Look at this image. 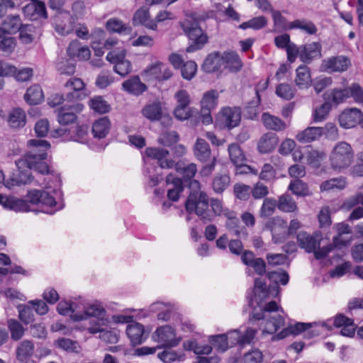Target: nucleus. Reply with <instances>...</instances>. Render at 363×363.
Returning <instances> with one entry per match:
<instances>
[{
    "label": "nucleus",
    "mask_w": 363,
    "mask_h": 363,
    "mask_svg": "<svg viewBox=\"0 0 363 363\" xmlns=\"http://www.w3.org/2000/svg\"><path fill=\"white\" fill-rule=\"evenodd\" d=\"M26 104L30 106L40 104L45 99L42 87L38 84H35L28 87L23 96Z\"/></svg>",
    "instance_id": "b1692460"
},
{
    "label": "nucleus",
    "mask_w": 363,
    "mask_h": 363,
    "mask_svg": "<svg viewBox=\"0 0 363 363\" xmlns=\"http://www.w3.org/2000/svg\"><path fill=\"white\" fill-rule=\"evenodd\" d=\"M362 113L357 108L345 109L339 116L340 125L344 128H352L360 124Z\"/></svg>",
    "instance_id": "f3484780"
},
{
    "label": "nucleus",
    "mask_w": 363,
    "mask_h": 363,
    "mask_svg": "<svg viewBox=\"0 0 363 363\" xmlns=\"http://www.w3.org/2000/svg\"><path fill=\"white\" fill-rule=\"evenodd\" d=\"M183 79L190 81L196 75L197 72V64L194 60H188L185 62L179 68Z\"/></svg>",
    "instance_id": "8fccbe9b"
},
{
    "label": "nucleus",
    "mask_w": 363,
    "mask_h": 363,
    "mask_svg": "<svg viewBox=\"0 0 363 363\" xmlns=\"http://www.w3.org/2000/svg\"><path fill=\"white\" fill-rule=\"evenodd\" d=\"M323 133V129L320 128L311 127L308 128L303 131L299 133L296 138L302 143H310L319 138Z\"/></svg>",
    "instance_id": "e433bc0d"
},
{
    "label": "nucleus",
    "mask_w": 363,
    "mask_h": 363,
    "mask_svg": "<svg viewBox=\"0 0 363 363\" xmlns=\"http://www.w3.org/2000/svg\"><path fill=\"white\" fill-rule=\"evenodd\" d=\"M350 97H352L357 103L363 106V90L357 84H352L348 89H334L325 94V100L331 105H337L345 101Z\"/></svg>",
    "instance_id": "1a4fd4ad"
},
{
    "label": "nucleus",
    "mask_w": 363,
    "mask_h": 363,
    "mask_svg": "<svg viewBox=\"0 0 363 363\" xmlns=\"http://www.w3.org/2000/svg\"><path fill=\"white\" fill-rule=\"evenodd\" d=\"M275 44L278 48H285L287 52L288 60L293 62L298 56V48L290 42V37L284 33L275 38Z\"/></svg>",
    "instance_id": "412c9836"
},
{
    "label": "nucleus",
    "mask_w": 363,
    "mask_h": 363,
    "mask_svg": "<svg viewBox=\"0 0 363 363\" xmlns=\"http://www.w3.org/2000/svg\"><path fill=\"white\" fill-rule=\"evenodd\" d=\"M152 338V340H182V337H177L176 328L171 325L157 327Z\"/></svg>",
    "instance_id": "4be33fe9"
},
{
    "label": "nucleus",
    "mask_w": 363,
    "mask_h": 363,
    "mask_svg": "<svg viewBox=\"0 0 363 363\" xmlns=\"http://www.w3.org/2000/svg\"><path fill=\"white\" fill-rule=\"evenodd\" d=\"M279 208L286 212H292L296 209V203L289 196H282L278 204Z\"/></svg>",
    "instance_id": "338daca9"
},
{
    "label": "nucleus",
    "mask_w": 363,
    "mask_h": 363,
    "mask_svg": "<svg viewBox=\"0 0 363 363\" xmlns=\"http://www.w3.org/2000/svg\"><path fill=\"white\" fill-rule=\"evenodd\" d=\"M18 312V318L25 325H28L34 321V313L33 307L19 303L16 306Z\"/></svg>",
    "instance_id": "37998d69"
},
{
    "label": "nucleus",
    "mask_w": 363,
    "mask_h": 363,
    "mask_svg": "<svg viewBox=\"0 0 363 363\" xmlns=\"http://www.w3.org/2000/svg\"><path fill=\"white\" fill-rule=\"evenodd\" d=\"M272 198L268 197L264 200L260 208V217L268 218L264 225V229L267 230L272 234Z\"/></svg>",
    "instance_id": "f704fd0d"
},
{
    "label": "nucleus",
    "mask_w": 363,
    "mask_h": 363,
    "mask_svg": "<svg viewBox=\"0 0 363 363\" xmlns=\"http://www.w3.org/2000/svg\"><path fill=\"white\" fill-rule=\"evenodd\" d=\"M8 328L11 333L12 340H19L24 335L25 328L16 319L11 318L8 320Z\"/></svg>",
    "instance_id": "de8ad7c7"
},
{
    "label": "nucleus",
    "mask_w": 363,
    "mask_h": 363,
    "mask_svg": "<svg viewBox=\"0 0 363 363\" xmlns=\"http://www.w3.org/2000/svg\"><path fill=\"white\" fill-rule=\"evenodd\" d=\"M142 114L150 121H157L162 116V108L160 101L147 104L142 109Z\"/></svg>",
    "instance_id": "2f4dec72"
},
{
    "label": "nucleus",
    "mask_w": 363,
    "mask_h": 363,
    "mask_svg": "<svg viewBox=\"0 0 363 363\" xmlns=\"http://www.w3.org/2000/svg\"><path fill=\"white\" fill-rule=\"evenodd\" d=\"M353 157L354 151L351 145L345 142H340L335 145L330 153V164L335 169H344L352 164Z\"/></svg>",
    "instance_id": "6e6552de"
},
{
    "label": "nucleus",
    "mask_w": 363,
    "mask_h": 363,
    "mask_svg": "<svg viewBox=\"0 0 363 363\" xmlns=\"http://www.w3.org/2000/svg\"><path fill=\"white\" fill-rule=\"evenodd\" d=\"M241 114V108L239 106L223 107L215 116L214 126L220 130H232L240 125Z\"/></svg>",
    "instance_id": "423d86ee"
},
{
    "label": "nucleus",
    "mask_w": 363,
    "mask_h": 363,
    "mask_svg": "<svg viewBox=\"0 0 363 363\" xmlns=\"http://www.w3.org/2000/svg\"><path fill=\"white\" fill-rule=\"evenodd\" d=\"M29 332L35 338L45 339L47 337V330L43 323L31 324Z\"/></svg>",
    "instance_id": "69168bd1"
},
{
    "label": "nucleus",
    "mask_w": 363,
    "mask_h": 363,
    "mask_svg": "<svg viewBox=\"0 0 363 363\" xmlns=\"http://www.w3.org/2000/svg\"><path fill=\"white\" fill-rule=\"evenodd\" d=\"M157 345V349H163V351L157 354V357L164 363H171L174 361H180L184 359L186 351L184 347L179 351L172 350L173 347H177L180 342H162Z\"/></svg>",
    "instance_id": "4468645a"
},
{
    "label": "nucleus",
    "mask_w": 363,
    "mask_h": 363,
    "mask_svg": "<svg viewBox=\"0 0 363 363\" xmlns=\"http://www.w3.org/2000/svg\"><path fill=\"white\" fill-rule=\"evenodd\" d=\"M351 65L350 58L340 55L332 57L323 62V68L328 72H342L346 71Z\"/></svg>",
    "instance_id": "dca6fc26"
},
{
    "label": "nucleus",
    "mask_w": 363,
    "mask_h": 363,
    "mask_svg": "<svg viewBox=\"0 0 363 363\" xmlns=\"http://www.w3.org/2000/svg\"><path fill=\"white\" fill-rule=\"evenodd\" d=\"M263 355L259 350H252L246 352L241 358L240 363H261Z\"/></svg>",
    "instance_id": "052dcab7"
},
{
    "label": "nucleus",
    "mask_w": 363,
    "mask_h": 363,
    "mask_svg": "<svg viewBox=\"0 0 363 363\" xmlns=\"http://www.w3.org/2000/svg\"><path fill=\"white\" fill-rule=\"evenodd\" d=\"M219 93L216 89L206 91L201 100L202 110H214L218 104Z\"/></svg>",
    "instance_id": "7c9ffc66"
},
{
    "label": "nucleus",
    "mask_w": 363,
    "mask_h": 363,
    "mask_svg": "<svg viewBox=\"0 0 363 363\" xmlns=\"http://www.w3.org/2000/svg\"><path fill=\"white\" fill-rule=\"evenodd\" d=\"M79 342H54L56 348L62 349L67 353L79 354L82 351Z\"/></svg>",
    "instance_id": "5fc2aeb1"
},
{
    "label": "nucleus",
    "mask_w": 363,
    "mask_h": 363,
    "mask_svg": "<svg viewBox=\"0 0 363 363\" xmlns=\"http://www.w3.org/2000/svg\"><path fill=\"white\" fill-rule=\"evenodd\" d=\"M122 86L125 91L134 96H139L147 89V85L140 81L138 75L133 76L123 82Z\"/></svg>",
    "instance_id": "5701e85b"
},
{
    "label": "nucleus",
    "mask_w": 363,
    "mask_h": 363,
    "mask_svg": "<svg viewBox=\"0 0 363 363\" xmlns=\"http://www.w3.org/2000/svg\"><path fill=\"white\" fill-rule=\"evenodd\" d=\"M298 55L303 62H309L320 56V45L317 43L307 44L303 47L298 48Z\"/></svg>",
    "instance_id": "cd10ccee"
},
{
    "label": "nucleus",
    "mask_w": 363,
    "mask_h": 363,
    "mask_svg": "<svg viewBox=\"0 0 363 363\" xmlns=\"http://www.w3.org/2000/svg\"><path fill=\"white\" fill-rule=\"evenodd\" d=\"M163 65L162 62L157 61L155 63H152L146 67L144 69V74L150 79H155L157 82L159 81L160 74L161 71V66Z\"/></svg>",
    "instance_id": "6e6d98bb"
},
{
    "label": "nucleus",
    "mask_w": 363,
    "mask_h": 363,
    "mask_svg": "<svg viewBox=\"0 0 363 363\" xmlns=\"http://www.w3.org/2000/svg\"><path fill=\"white\" fill-rule=\"evenodd\" d=\"M255 97L247 103L243 111L245 118L250 120H256L258 118L261 96L257 86L255 88Z\"/></svg>",
    "instance_id": "393cba45"
},
{
    "label": "nucleus",
    "mask_w": 363,
    "mask_h": 363,
    "mask_svg": "<svg viewBox=\"0 0 363 363\" xmlns=\"http://www.w3.org/2000/svg\"><path fill=\"white\" fill-rule=\"evenodd\" d=\"M346 186V182L343 178L332 179L323 182L320 186L321 191L334 189H342Z\"/></svg>",
    "instance_id": "bf43d9fd"
},
{
    "label": "nucleus",
    "mask_w": 363,
    "mask_h": 363,
    "mask_svg": "<svg viewBox=\"0 0 363 363\" xmlns=\"http://www.w3.org/2000/svg\"><path fill=\"white\" fill-rule=\"evenodd\" d=\"M248 267H252L255 272L258 275L262 276L266 274V277L270 281H272V271L266 272V263L262 258H256Z\"/></svg>",
    "instance_id": "603ef678"
},
{
    "label": "nucleus",
    "mask_w": 363,
    "mask_h": 363,
    "mask_svg": "<svg viewBox=\"0 0 363 363\" xmlns=\"http://www.w3.org/2000/svg\"><path fill=\"white\" fill-rule=\"evenodd\" d=\"M113 70L116 73L121 77H125L132 71V64L130 60H125V57L121 59L116 65H114Z\"/></svg>",
    "instance_id": "680f3d73"
},
{
    "label": "nucleus",
    "mask_w": 363,
    "mask_h": 363,
    "mask_svg": "<svg viewBox=\"0 0 363 363\" xmlns=\"http://www.w3.org/2000/svg\"><path fill=\"white\" fill-rule=\"evenodd\" d=\"M289 188L294 194L298 196H306L309 194L306 185L298 179L291 182Z\"/></svg>",
    "instance_id": "774afa93"
},
{
    "label": "nucleus",
    "mask_w": 363,
    "mask_h": 363,
    "mask_svg": "<svg viewBox=\"0 0 363 363\" xmlns=\"http://www.w3.org/2000/svg\"><path fill=\"white\" fill-rule=\"evenodd\" d=\"M30 170L28 168L24 170L18 169L17 174H13V177L11 179V184L13 186H21L30 183L34 179Z\"/></svg>",
    "instance_id": "c03bdc74"
},
{
    "label": "nucleus",
    "mask_w": 363,
    "mask_h": 363,
    "mask_svg": "<svg viewBox=\"0 0 363 363\" xmlns=\"http://www.w3.org/2000/svg\"><path fill=\"white\" fill-rule=\"evenodd\" d=\"M88 105L94 113L103 115L111 110V106L102 96H94L88 101Z\"/></svg>",
    "instance_id": "c756f323"
},
{
    "label": "nucleus",
    "mask_w": 363,
    "mask_h": 363,
    "mask_svg": "<svg viewBox=\"0 0 363 363\" xmlns=\"http://www.w3.org/2000/svg\"><path fill=\"white\" fill-rule=\"evenodd\" d=\"M336 229L338 235L334 238V247L330 245L317 250V246L320 245V235L317 233L310 235L306 232H300L297 235V240L301 247L308 252H314L315 258L322 259L326 257L332 250H337L350 241V230L347 224L339 223L336 225Z\"/></svg>",
    "instance_id": "20e7f679"
},
{
    "label": "nucleus",
    "mask_w": 363,
    "mask_h": 363,
    "mask_svg": "<svg viewBox=\"0 0 363 363\" xmlns=\"http://www.w3.org/2000/svg\"><path fill=\"white\" fill-rule=\"evenodd\" d=\"M50 130V123L47 118L37 121L34 126L35 135L38 138H45Z\"/></svg>",
    "instance_id": "864d4df0"
},
{
    "label": "nucleus",
    "mask_w": 363,
    "mask_h": 363,
    "mask_svg": "<svg viewBox=\"0 0 363 363\" xmlns=\"http://www.w3.org/2000/svg\"><path fill=\"white\" fill-rule=\"evenodd\" d=\"M111 121L108 116H103L96 120L91 128L94 138L103 139L106 137L111 129Z\"/></svg>",
    "instance_id": "a878e982"
},
{
    "label": "nucleus",
    "mask_w": 363,
    "mask_h": 363,
    "mask_svg": "<svg viewBox=\"0 0 363 363\" xmlns=\"http://www.w3.org/2000/svg\"><path fill=\"white\" fill-rule=\"evenodd\" d=\"M183 347L186 351L193 352L195 354H208L212 352V346L209 345H199L198 342H183Z\"/></svg>",
    "instance_id": "a18cd8bd"
},
{
    "label": "nucleus",
    "mask_w": 363,
    "mask_h": 363,
    "mask_svg": "<svg viewBox=\"0 0 363 363\" xmlns=\"http://www.w3.org/2000/svg\"><path fill=\"white\" fill-rule=\"evenodd\" d=\"M8 125L14 130L23 128L27 122L25 111L20 107L13 108L6 118Z\"/></svg>",
    "instance_id": "6ab92c4d"
},
{
    "label": "nucleus",
    "mask_w": 363,
    "mask_h": 363,
    "mask_svg": "<svg viewBox=\"0 0 363 363\" xmlns=\"http://www.w3.org/2000/svg\"><path fill=\"white\" fill-rule=\"evenodd\" d=\"M169 155V150L160 147H147L143 155L144 162L147 164L150 160H157L155 164H152L154 171L157 167L161 169L172 168L174 165L173 160H169L166 157Z\"/></svg>",
    "instance_id": "9b49d317"
},
{
    "label": "nucleus",
    "mask_w": 363,
    "mask_h": 363,
    "mask_svg": "<svg viewBox=\"0 0 363 363\" xmlns=\"http://www.w3.org/2000/svg\"><path fill=\"white\" fill-rule=\"evenodd\" d=\"M106 29L109 33H118L121 34L123 32L127 33L126 31L128 30L130 31L131 28L130 27H126L125 25L123 23V21L118 18H109L106 22Z\"/></svg>",
    "instance_id": "79ce46f5"
},
{
    "label": "nucleus",
    "mask_w": 363,
    "mask_h": 363,
    "mask_svg": "<svg viewBox=\"0 0 363 363\" xmlns=\"http://www.w3.org/2000/svg\"><path fill=\"white\" fill-rule=\"evenodd\" d=\"M62 191L60 189L45 187L43 189H31L23 198L10 196L7 210L16 213L33 212L53 215L65 208Z\"/></svg>",
    "instance_id": "f257e3e1"
},
{
    "label": "nucleus",
    "mask_w": 363,
    "mask_h": 363,
    "mask_svg": "<svg viewBox=\"0 0 363 363\" xmlns=\"http://www.w3.org/2000/svg\"><path fill=\"white\" fill-rule=\"evenodd\" d=\"M17 40L14 37H6L0 40V51L4 57L10 56L15 50Z\"/></svg>",
    "instance_id": "09e8293b"
},
{
    "label": "nucleus",
    "mask_w": 363,
    "mask_h": 363,
    "mask_svg": "<svg viewBox=\"0 0 363 363\" xmlns=\"http://www.w3.org/2000/svg\"><path fill=\"white\" fill-rule=\"evenodd\" d=\"M222 65H225V68L230 72H238L241 70L243 63L235 51H225L222 55Z\"/></svg>",
    "instance_id": "aec40b11"
},
{
    "label": "nucleus",
    "mask_w": 363,
    "mask_h": 363,
    "mask_svg": "<svg viewBox=\"0 0 363 363\" xmlns=\"http://www.w3.org/2000/svg\"><path fill=\"white\" fill-rule=\"evenodd\" d=\"M77 118V115L70 111L67 104L61 106L57 112V121L60 125H69L76 121Z\"/></svg>",
    "instance_id": "4c0bfd02"
},
{
    "label": "nucleus",
    "mask_w": 363,
    "mask_h": 363,
    "mask_svg": "<svg viewBox=\"0 0 363 363\" xmlns=\"http://www.w3.org/2000/svg\"><path fill=\"white\" fill-rule=\"evenodd\" d=\"M27 146L31 149L26 154L27 167L42 175H54V170L46 162L50 143L45 140L30 139L27 141Z\"/></svg>",
    "instance_id": "39448f33"
},
{
    "label": "nucleus",
    "mask_w": 363,
    "mask_h": 363,
    "mask_svg": "<svg viewBox=\"0 0 363 363\" xmlns=\"http://www.w3.org/2000/svg\"><path fill=\"white\" fill-rule=\"evenodd\" d=\"M230 182L229 175L217 174L212 181L213 190L217 194H222L228 187Z\"/></svg>",
    "instance_id": "a19ab883"
},
{
    "label": "nucleus",
    "mask_w": 363,
    "mask_h": 363,
    "mask_svg": "<svg viewBox=\"0 0 363 363\" xmlns=\"http://www.w3.org/2000/svg\"><path fill=\"white\" fill-rule=\"evenodd\" d=\"M291 29H301L310 34L315 33V26L310 21L306 20H296L289 22L279 13L274 12V31L277 30H287Z\"/></svg>",
    "instance_id": "9d476101"
},
{
    "label": "nucleus",
    "mask_w": 363,
    "mask_h": 363,
    "mask_svg": "<svg viewBox=\"0 0 363 363\" xmlns=\"http://www.w3.org/2000/svg\"><path fill=\"white\" fill-rule=\"evenodd\" d=\"M150 12L147 9H145L144 7H141L138 9L133 17V24L134 26H137L139 25H145V23L149 21L150 19Z\"/></svg>",
    "instance_id": "4d7b16f0"
},
{
    "label": "nucleus",
    "mask_w": 363,
    "mask_h": 363,
    "mask_svg": "<svg viewBox=\"0 0 363 363\" xmlns=\"http://www.w3.org/2000/svg\"><path fill=\"white\" fill-rule=\"evenodd\" d=\"M267 18L264 16L253 17L247 21H245L238 26V28L246 30L251 28L255 30H261L267 25Z\"/></svg>",
    "instance_id": "58836bf2"
},
{
    "label": "nucleus",
    "mask_w": 363,
    "mask_h": 363,
    "mask_svg": "<svg viewBox=\"0 0 363 363\" xmlns=\"http://www.w3.org/2000/svg\"><path fill=\"white\" fill-rule=\"evenodd\" d=\"M332 325L341 328V334L347 337H352L355 333V325L352 319L343 314L337 315L334 319L328 320L321 325L323 329H330Z\"/></svg>",
    "instance_id": "ddd939ff"
},
{
    "label": "nucleus",
    "mask_w": 363,
    "mask_h": 363,
    "mask_svg": "<svg viewBox=\"0 0 363 363\" xmlns=\"http://www.w3.org/2000/svg\"><path fill=\"white\" fill-rule=\"evenodd\" d=\"M185 210L188 214H191L193 213H195L196 214V212L200 209V206L197 204L196 201V194L195 193H190L188 196L185 203Z\"/></svg>",
    "instance_id": "0e129e2a"
},
{
    "label": "nucleus",
    "mask_w": 363,
    "mask_h": 363,
    "mask_svg": "<svg viewBox=\"0 0 363 363\" xmlns=\"http://www.w3.org/2000/svg\"><path fill=\"white\" fill-rule=\"evenodd\" d=\"M72 302L61 301L57 305V311L62 315H67L69 313L73 321L88 320L89 326L84 328L90 334L99 333L101 340H110L111 332L108 330L109 320L106 318V311L100 304H92L86 308L82 313H74Z\"/></svg>",
    "instance_id": "f03ea898"
},
{
    "label": "nucleus",
    "mask_w": 363,
    "mask_h": 363,
    "mask_svg": "<svg viewBox=\"0 0 363 363\" xmlns=\"http://www.w3.org/2000/svg\"><path fill=\"white\" fill-rule=\"evenodd\" d=\"M194 155L201 162H206L211 156L208 143L202 138H198L194 147Z\"/></svg>",
    "instance_id": "c85d7f7f"
},
{
    "label": "nucleus",
    "mask_w": 363,
    "mask_h": 363,
    "mask_svg": "<svg viewBox=\"0 0 363 363\" xmlns=\"http://www.w3.org/2000/svg\"><path fill=\"white\" fill-rule=\"evenodd\" d=\"M174 98L177 102L176 107L186 108L191 103L190 96L186 89H179L177 91L174 95Z\"/></svg>",
    "instance_id": "e2e57ef3"
},
{
    "label": "nucleus",
    "mask_w": 363,
    "mask_h": 363,
    "mask_svg": "<svg viewBox=\"0 0 363 363\" xmlns=\"http://www.w3.org/2000/svg\"><path fill=\"white\" fill-rule=\"evenodd\" d=\"M251 188L250 186L237 183L233 186L235 197L241 201H247L250 198Z\"/></svg>",
    "instance_id": "13d9d810"
},
{
    "label": "nucleus",
    "mask_w": 363,
    "mask_h": 363,
    "mask_svg": "<svg viewBox=\"0 0 363 363\" xmlns=\"http://www.w3.org/2000/svg\"><path fill=\"white\" fill-rule=\"evenodd\" d=\"M151 329L135 320L127 325L125 333L130 340H146L150 335Z\"/></svg>",
    "instance_id": "a211bd4d"
},
{
    "label": "nucleus",
    "mask_w": 363,
    "mask_h": 363,
    "mask_svg": "<svg viewBox=\"0 0 363 363\" xmlns=\"http://www.w3.org/2000/svg\"><path fill=\"white\" fill-rule=\"evenodd\" d=\"M179 140V135L175 130L167 131L163 133L160 137L157 139L158 144L169 147L173 149V146L175 145Z\"/></svg>",
    "instance_id": "49530a36"
},
{
    "label": "nucleus",
    "mask_w": 363,
    "mask_h": 363,
    "mask_svg": "<svg viewBox=\"0 0 363 363\" xmlns=\"http://www.w3.org/2000/svg\"><path fill=\"white\" fill-rule=\"evenodd\" d=\"M272 285H267L264 279L261 277L255 279L252 289H248L246 293L248 306L252 309L249 314L248 322L254 325L256 321L264 320V313H272V300L266 302Z\"/></svg>",
    "instance_id": "7ed1b4c3"
},
{
    "label": "nucleus",
    "mask_w": 363,
    "mask_h": 363,
    "mask_svg": "<svg viewBox=\"0 0 363 363\" xmlns=\"http://www.w3.org/2000/svg\"><path fill=\"white\" fill-rule=\"evenodd\" d=\"M222 60L221 53L219 51H213L207 55L201 69L206 74L221 72Z\"/></svg>",
    "instance_id": "2eb2a0df"
},
{
    "label": "nucleus",
    "mask_w": 363,
    "mask_h": 363,
    "mask_svg": "<svg viewBox=\"0 0 363 363\" xmlns=\"http://www.w3.org/2000/svg\"><path fill=\"white\" fill-rule=\"evenodd\" d=\"M196 28H183V31L192 43L186 48V52L191 53L201 50L208 41V37L204 33L201 26Z\"/></svg>",
    "instance_id": "f8f14e48"
},
{
    "label": "nucleus",
    "mask_w": 363,
    "mask_h": 363,
    "mask_svg": "<svg viewBox=\"0 0 363 363\" xmlns=\"http://www.w3.org/2000/svg\"><path fill=\"white\" fill-rule=\"evenodd\" d=\"M259 152L265 154L272 150V132L264 134L257 143Z\"/></svg>",
    "instance_id": "3c124183"
},
{
    "label": "nucleus",
    "mask_w": 363,
    "mask_h": 363,
    "mask_svg": "<svg viewBox=\"0 0 363 363\" xmlns=\"http://www.w3.org/2000/svg\"><path fill=\"white\" fill-rule=\"evenodd\" d=\"M21 23L20 16L16 14L8 16L3 21L2 26L8 35H14L21 30Z\"/></svg>",
    "instance_id": "473e14b6"
},
{
    "label": "nucleus",
    "mask_w": 363,
    "mask_h": 363,
    "mask_svg": "<svg viewBox=\"0 0 363 363\" xmlns=\"http://www.w3.org/2000/svg\"><path fill=\"white\" fill-rule=\"evenodd\" d=\"M66 88H69L72 91L66 94L64 97L63 94H56L55 99L56 102H53L52 106H56L62 104L65 101L67 102H74L82 101L88 96L89 91L86 89V84L80 78H71L65 84Z\"/></svg>",
    "instance_id": "0eeeda50"
},
{
    "label": "nucleus",
    "mask_w": 363,
    "mask_h": 363,
    "mask_svg": "<svg viewBox=\"0 0 363 363\" xmlns=\"http://www.w3.org/2000/svg\"><path fill=\"white\" fill-rule=\"evenodd\" d=\"M33 353V342H20L16 349V358L19 362H23L30 359Z\"/></svg>",
    "instance_id": "c9c22d12"
},
{
    "label": "nucleus",
    "mask_w": 363,
    "mask_h": 363,
    "mask_svg": "<svg viewBox=\"0 0 363 363\" xmlns=\"http://www.w3.org/2000/svg\"><path fill=\"white\" fill-rule=\"evenodd\" d=\"M89 126L87 125H77L73 130H71L69 139L82 144L88 142Z\"/></svg>",
    "instance_id": "ea45409f"
},
{
    "label": "nucleus",
    "mask_w": 363,
    "mask_h": 363,
    "mask_svg": "<svg viewBox=\"0 0 363 363\" xmlns=\"http://www.w3.org/2000/svg\"><path fill=\"white\" fill-rule=\"evenodd\" d=\"M311 76L309 69L304 65L299 66L296 69L295 82L301 88H308L311 84Z\"/></svg>",
    "instance_id": "72a5a7b5"
},
{
    "label": "nucleus",
    "mask_w": 363,
    "mask_h": 363,
    "mask_svg": "<svg viewBox=\"0 0 363 363\" xmlns=\"http://www.w3.org/2000/svg\"><path fill=\"white\" fill-rule=\"evenodd\" d=\"M228 150L230 161L235 166L237 171L242 169L247 158L240 145L232 143L229 145Z\"/></svg>",
    "instance_id": "bb28decb"
}]
</instances>
